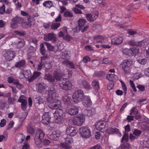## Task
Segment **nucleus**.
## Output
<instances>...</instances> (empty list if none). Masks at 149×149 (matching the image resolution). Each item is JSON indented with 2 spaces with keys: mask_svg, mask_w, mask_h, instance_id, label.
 Segmentation results:
<instances>
[{
  "mask_svg": "<svg viewBox=\"0 0 149 149\" xmlns=\"http://www.w3.org/2000/svg\"><path fill=\"white\" fill-rule=\"evenodd\" d=\"M129 140L128 134L127 133H125L121 139V142L123 143L124 141L127 142Z\"/></svg>",
  "mask_w": 149,
  "mask_h": 149,
  "instance_id": "nucleus-41",
  "label": "nucleus"
},
{
  "mask_svg": "<svg viewBox=\"0 0 149 149\" xmlns=\"http://www.w3.org/2000/svg\"><path fill=\"white\" fill-rule=\"evenodd\" d=\"M70 97L69 95H65L63 96L61 100L64 102L65 104L70 105L71 103Z\"/></svg>",
  "mask_w": 149,
  "mask_h": 149,
  "instance_id": "nucleus-23",
  "label": "nucleus"
},
{
  "mask_svg": "<svg viewBox=\"0 0 149 149\" xmlns=\"http://www.w3.org/2000/svg\"><path fill=\"white\" fill-rule=\"evenodd\" d=\"M134 114L135 115V118L136 119H138L141 118V116L139 114V111L136 110H136H135Z\"/></svg>",
  "mask_w": 149,
  "mask_h": 149,
  "instance_id": "nucleus-52",
  "label": "nucleus"
},
{
  "mask_svg": "<svg viewBox=\"0 0 149 149\" xmlns=\"http://www.w3.org/2000/svg\"><path fill=\"white\" fill-rule=\"evenodd\" d=\"M85 119V116L83 114L78 115L74 117L72 120L73 123L78 126H81L84 123Z\"/></svg>",
  "mask_w": 149,
  "mask_h": 149,
  "instance_id": "nucleus-5",
  "label": "nucleus"
},
{
  "mask_svg": "<svg viewBox=\"0 0 149 149\" xmlns=\"http://www.w3.org/2000/svg\"><path fill=\"white\" fill-rule=\"evenodd\" d=\"M44 44V43H42L40 44V52L41 54L43 55H45L46 52V51Z\"/></svg>",
  "mask_w": 149,
  "mask_h": 149,
  "instance_id": "nucleus-32",
  "label": "nucleus"
},
{
  "mask_svg": "<svg viewBox=\"0 0 149 149\" xmlns=\"http://www.w3.org/2000/svg\"><path fill=\"white\" fill-rule=\"evenodd\" d=\"M79 132L81 135L85 138H88L91 136V133L89 129L87 127L83 126L80 127Z\"/></svg>",
  "mask_w": 149,
  "mask_h": 149,
  "instance_id": "nucleus-8",
  "label": "nucleus"
},
{
  "mask_svg": "<svg viewBox=\"0 0 149 149\" xmlns=\"http://www.w3.org/2000/svg\"><path fill=\"white\" fill-rule=\"evenodd\" d=\"M66 112L71 116H74L78 113L79 108L75 105H68L66 108Z\"/></svg>",
  "mask_w": 149,
  "mask_h": 149,
  "instance_id": "nucleus-6",
  "label": "nucleus"
},
{
  "mask_svg": "<svg viewBox=\"0 0 149 149\" xmlns=\"http://www.w3.org/2000/svg\"><path fill=\"white\" fill-rule=\"evenodd\" d=\"M43 6L46 8H50L53 6V2L51 1H45L43 3Z\"/></svg>",
  "mask_w": 149,
  "mask_h": 149,
  "instance_id": "nucleus-29",
  "label": "nucleus"
},
{
  "mask_svg": "<svg viewBox=\"0 0 149 149\" xmlns=\"http://www.w3.org/2000/svg\"><path fill=\"white\" fill-rule=\"evenodd\" d=\"M44 65L45 67L48 70L52 67V66L50 63L46 62L44 63Z\"/></svg>",
  "mask_w": 149,
  "mask_h": 149,
  "instance_id": "nucleus-54",
  "label": "nucleus"
},
{
  "mask_svg": "<svg viewBox=\"0 0 149 149\" xmlns=\"http://www.w3.org/2000/svg\"><path fill=\"white\" fill-rule=\"evenodd\" d=\"M94 40L95 41L101 43L104 41V38L102 36H98L94 37Z\"/></svg>",
  "mask_w": 149,
  "mask_h": 149,
  "instance_id": "nucleus-40",
  "label": "nucleus"
},
{
  "mask_svg": "<svg viewBox=\"0 0 149 149\" xmlns=\"http://www.w3.org/2000/svg\"><path fill=\"white\" fill-rule=\"evenodd\" d=\"M130 83L131 85V86L132 87V89H133L134 92H136V89L135 87L134 83L133 82V81L130 80Z\"/></svg>",
  "mask_w": 149,
  "mask_h": 149,
  "instance_id": "nucleus-57",
  "label": "nucleus"
},
{
  "mask_svg": "<svg viewBox=\"0 0 149 149\" xmlns=\"http://www.w3.org/2000/svg\"><path fill=\"white\" fill-rule=\"evenodd\" d=\"M15 55L14 52L13 51H8L4 53V57L6 60L7 61H10L12 60L15 57Z\"/></svg>",
  "mask_w": 149,
  "mask_h": 149,
  "instance_id": "nucleus-14",
  "label": "nucleus"
},
{
  "mask_svg": "<svg viewBox=\"0 0 149 149\" xmlns=\"http://www.w3.org/2000/svg\"><path fill=\"white\" fill-rule=\"evenodd\" d=\"M108 132L110 134H117L119 132L118 129L116 128H110L108 129Z\"/></svg>",
  "mask_w": 149,
  "mask_h": 149,
  "instance_id": "nucleus-34",
  "label": "nucleus"
},
{
  "mask_svg": "<svg viewBox=\"0 0 149 149\" xmlns=\"http://www.w3.org/2000/svg\"><path fill=\"white\" fill-rule=\"evenodd\" d=\"M137 42H135L134 40H132L128 41L127 44L131 46H137Z\"/></svg>",
  "mask_w": 149,
  "mask_h": 149,
  "instance_id": "nucleus-46",
  "label": "nucleus"
},
{
  "mask_svg": "<svg viewBox=\"0 0 149 149\" xmlns=\"http://www.w3.org/2000/svg\"><path fill=\"white\" fill-rule=\"evenodd\" d=\"M70 52L69 51H65L62 53V57L67 58H68L70 57L69 54Z\"/></svg>",
  "mask_w": 149,
  "mask_h": 149,
  "instance_id": "nucleus-48",
  "label": "nucleus"
},
{
  "mask_svg": "<svg viewBox=\"0 0 149 149\" xmlns=\"http://www.w3.org/2000/svg\"><path fill=\"white\" fill-rule=\"evenodd\" d=\"M107 78L109 80L113 82L116 81L118 79L117 76L114 74H109L107 75Z\"/></svg>",
  "mask_w": 149,
  "mask_h": 149,
  "instance_id": "nucleus-24",
  "label": "nucleus"
},
{
  "mask_svg": "<svg viewBox=\"0 0 149 149\" xmlns=\"http://www.w3.org/2000/svg\"><path fill=\"white\" fill-rule=\"evenodd\" d=\"M55 117V119L54 121L57 124H60L62 123L64 120L65 119L63 118H61L57 116H54Z\"/></svg>",
  "mask_w": 149,
  "mask_h": 149,
  "instance_id": "nucleus-37",
  "label": "nucleus"
},
{
  "mask_svg": "<svg viewBox=\"0 0 149 149\" xmlns=\"http://www.w3.org/2000/svg\"><path fill=\"white\" fill-rule=\"evenodd\" d=\"M104 74V73L103 71H99L95 74V76L99 77H102Z\"/></svg>",
  "mask_w": 149,
  "mask_h": 149,
  "instance_id": "nucleus-56",
  "label": "nucleus"
},
{
  "mask_svg": "<svg viewBox=\"0 0 149 149\" xmlns=\"http://www.w3.org/2000/svg\"><path fill=\"white\" fill-rule=\"evenodd\" d=\"M35 50V49L33 46H30L27 50V53L29 54L33 53L34 52Z\"/></svg>",
  "mask_w": 149,
  "mask_h": 149,
  "instance_id": "nucleus-49",
  "label": "nucleus"
},
{
  "mask_svg": "<svg viewBox=\"0 0 149 149\" xmlns=\"http://www.w3.org/2000/svg\"><path fill=\"white\" fill-rule=\"evenodd\" d=\"M36 86L37 87V91L40 93H42L44 92V90L46 87V85L42 82L37 83L36 84Z\"/></svg>",
  "mask_w": 149,
  "mask_h": 149,
  "instance_id": "nucleus-16",
  "label": "nucleus"
},
{
  "mask_svg": "<svg viewBox=\"0 0 149 149\" xmlns=\"http://www.w3.org/2000/svg\"><path fill=\"white\" fill-rule=\"evenodd\" d=\"M59 136L60 135L54 132L50 135L49 138L52 140L56 141L58 140Z\"/></svg>",
  "mask_w": 149,
  "mask_h": 149,
  "instance_id": "nucleus-25",
  "label": "nucleus"
},
{
  "mask_svg": "<svg viewBox=\"0 0 149 149\" xmlns=\"http://www.w3.org/2000/svg\"><path fill=\"white\" fill-rule=\"evenodd\" d=\"M82 101L83 105L86 107H88L90 106L91 104V101L88 96H84Z\"/></svg>",
  "mask_w": 149,
  "mask_h": 149,
  "instance_id": "nucleus-18",
  "label": "nucleus"
},
{
  "mask_svg": "<svg viewBox=\"0 0 149 149\" xmlns=\"http://www.w3.org/2000/svg\"><path fill=\"white\" fill-rule=\"evenodd\" d=\"M18 101L21 104V107L23 111H25L26 109L27 102V100L19 98L18 99Z\"/></svg>",
  "mask_w": 149,
  "mask_h": 149,
  "instance_id": "nucleus-20",
  "label": "nucleus"
},
{
  "mask_svg": "<svg viewBox=\"0 0 149 149\" xmlns=\"http://www.w3.org/2000/svg\"><path fill=\"white\" fill-rule=\"evenodd\" d=\"M25 64V61L24 60H22L18 62H16L15 64V66L17 68L23 67Z\"/></svg>",
  "mask_w": 149,
  "mask_h": 149,
  "instance_id": "nucleus-26",
  "label": "nucleus"
},
{
  "mask_svg": "<svg viewBox=\"0 0 149 149\" xmlns=\"http://www.w3.org/2000/svg\"><path fill=\"white\" fill-rule=\"evenodd\" d=\"M106 123L104 121H100L95 124V127L97 130H102L105 127Z\"/></svg>",
  "mask_w": 149,
  "mask_h": 149,
  "instance_id": "nucleus-19",
  "label": "nucleus"
},
{
  "mask_svg": "<svg viewBox=\"0 0 149 149\" xmlns=\"http://www.w3.org/2000/svg\"><path fill=\"white\" fill-rule=\"evenodd\" d=\"M45 96L47 102L49 103L48 107L49 108L52 109H57L61 107V101L56 99V94L54 88L46 91Z\"/></svg>",
  "mask_w": 149,
  "mask_h": 149,
  "instance_id": "nucleus-2",
  "label": "nucleus"
},
{
  "mask_svg": "<svg viewBox=\"0 0 149 149\" xmlns=\"http://www.w3.org/2000/svg\"><path fill=\"white\" fill-rule=\"evenodd\" d=\"M73 11L76 14H81L82 13L81 10L77 8H74L72 9Z\"/></svg>",
  "mask_w": 149,
  "mask_h": 149,
  "instance_id": "nucleus-60",
  "label": "nucleus"
},
{
  "mask_svg": "<svg viewBox=\"0 0 149 149\" xmlns=\"http://www.w3.org/2000/svg\"><path fill=\"white\" fill-rule=\"evenodd\" d=\"M23 21V19L20 17H16L13 18L12 20V22H15V23H20L22 22Z\"/></svg>",
  "mask_w": 149,
  "mask_h": 149,
  "instance_id": "nucleus-33",
  "label": "nucleus"
},
{
  "mask_svg": "<svg viewBox=\"0 0 149 149\" xmlns=\"http://www.w3.org/2000/svg\"><path fill=\"white\" fill-rule=\"evenodd\" d=\"M121 83L122 85V86L123 87V89L124 90V93L125 94L126 93L127 91V87L124 82H123L122 81H121Z\"/></svg>",
  "mask_w": 149,
  "mask_h": 149,
  "instance_id": "nucleus-59",
  "label": "nucleus"
},
{
  "mask_svg": "<svg viewBox=\"0 0 149 149\" xmlns=\"http://www.w3.org/2000/svg\"><path fill=\"white\" fill-rule=\"evenodd\" d=\"M73 142V141L72 139L67 137L65 139L64 142L60 143V146L63 148L69 149L72 148V145Z\"/></svg>",
  "mask_w": 149,
  "mask_h": 149,
  "instance_id": "nucleus-9",
  "label": "nucleus"
},
{
  "mask_svg": "<svg viewBox=\"0 0 149 149\" xmlns=\"http://www.w3.org/2000/svg\"><path fill=\"white\" fill-rule=\"evenodd\" d=\"M120 66L125 74H128L130 72L131 64L130 61L127 60H124L120 64Z\"/></svg>",
  "mask_w": 149,
  "mask_h": 149,
  "instance_id": "nucleus-7",
  "label": "nucleus"
},
{
  "mask_svg": "<svg viewBox=\"0 0 149 149\" xmlns=\"http://www.w3.org/2000/svg\"><path fill=\"white\" fill-rule=\"evenodd\" d=\"M78 84L79 86H83L86 89L90 90L91 88L89 84L83 78L78 80Z\"/></svg>",
  "mask_w": 149,
  "mask_h": 149,
  "instance_id": "nucleus-11",
  "label": "nucleus"
},
{
  "mask_svg": "<svg viewBox=\"0 0 149 149\" xmlns=\"http://www.w3.org/2000/svg\"><path fill=\"white\" fill-rule=\"evenodd\" d=\"M86 17L87 20L90 22L95 21L97 18L98 14L97 13H88L85 15Z\"/></svg>",
  "mask_w": 149,
  "mask_h": 149,
  "instance_id": "nucleus-15",
  "label": "nucleus"
},
{
  "mask_svg": "<svg viewBox=\"0 0 149 149\" xmlns=\"http://www.w3.org/2000/svg\"><path fill=\"white\" fill-rule=\"evenodd\" d=\"M44 136L45 134L42 130L40 129H37L34 137V141L36 145L41 143Z\"/></svg>",
  "mask_w": 149,
  "mask_h": 149,
  "instance_id": "nucleus-3",
  "label": "nucleus"
},
{
  "mask_svg": "<svg viewBox=\"0 0 149 149\" xmlns=\"http://www.w3.org/2000/svg\"><path fill=\"white\" fill-rule=\"evenodd\" d=\"M5 12V6L4 5H3L2 6L0 7V13L3 14Z\"/></svg>",
  "mask_w": 149,
  "mask_h": 149,
  "instance_id": "nucleus-62",
  "label": "nucleus"
},
{
  "mask_svg": "<svg viewBox=\"0 0 149 149\" xmlns=\"http://www.w3.org/2000/svg\"><path fill=\"white\" fill-rule=\"evenodd\" d=\"M22 149H30L29 145L27 143H24L22 146Z\"/></svg>",
  "mask_w": 149,
  "mask_h": 149,
  "instance_id": "nucleus-64",
  "label": "nucleus"
},
{
  "mask_svg": "<svg viewBox=\"0 0 149 149\" xmlns=\"http://www.w3.org/2000/svg\"><path fill=\"white\" fill-rule=\"evenodd\" d=\"M36 105L38 106L39 105H42L45 102L44 100L41 97H39L36 100Z\"/></svg>",
  "mask_w": 149,
  "mask_h": 149,
  "instance_id": "nucleus-30",
  "label": "nucleus"
},
{
  "mask_svg": "<svg viewBox=\"0 0 149 149\" xmlns=\"http://www.w3.org/2000/svg\"><path fill=\"white\" fill-rule=\"evenodd\" d=\"M27 132L30 134H33L34 132V130L31 127H29L27 128Z\"/></svg>",
  "mask_w": 149,
  "mask_h": 149,
  "instance_id": "nucleus-63",
  "label": "nucleus"
},
{
  "mask_svg": "<svg viewBox=\"0 0 149 149\" xmlns=\"http://www.w3.org/2000/svg\"><path fill=\"white\" fill-rule=\"evenodd\" d=\"M86 20L85 19H79L78 21V24L80 28H82V27L84 26L86 24Z\"/></svg>",
  "mask_w": 149,
  "mask_h": 149,
  "instance_id": "nucleus-35",
  "label": "nucleus"
},
{
  "mask_svg": "<svg viewBox=\"0 0 149 149\" xmlns=\"http://www.w3.org/2000/svg\"><path fill=\"white\" fill-rule=\"evenodd\" d=\"M130 147V144L128 143H125L121 146V149H129Z\"/></svg>",
  "mask_w": 149,
  "mask_h": 149,
  "instance_id": "nucleus-45",
  "label": "nucleus"
},
{
  "mask_svg": "<svg viewBox=\"0 0 149 149\" xmlns=\"http://www.w3.org/2000/svg\"><path fill=\"white\" fill-rule=\"evenodd\" d=\"M142 132L140 130L135 129L133 132V134L138 138L141 134Z\"/></svg>",
  "mask_w": 149,
  "mask_h": 149,
  "instance_id": "nucleus-42",
  "label": "nucleus"
},
{
  "mask_svg": "<svg viewBox=\"0 0 149 149\" xmlns=\"http://www.w3.org/2000/svg\"><path fill=\"white\" fill-rule=\"evenodd\" d=\"M92 85L95 90H98L99 88V83L98 81L96 80H95L92 82Z\"/></svg>",
  "mask_w": 149,
  "mask_h": 149,
  "instance_id": "nucleus-36",
  "label": "nucleus"
},
{
  "mask_svg": "<svg viewBox=\"0 0 149 149\" xmlns=\"http://www.w3.org/2000/svg\"><path fill=\"white\" fill-rule=\"evenodd\" d=\"M122 51L123 54L125 55H130V53H129V52H130V49L124 48L123 49Z\"/></svg>",
  "mask_w": 149,
  "mask_h": 149,
  "instance_id": "nucleus-53",
  "label": "nucleus"
},
{
  "mask_svg": "<svg viewBox=\"0 0 149 149\" xmlns=\"http://www.w3.org/2000/svg\"><path fill=\"white\" fill-rule=\"evenodd\" d=\"M44 44L47 46L48 49L51 51H52L54 49V46L51 45L50 44L47 42H44Z\"/></svg>",
  "mask_w": 149,
  "mask_h": 149,
  "instance_id": "nucleus-38",
  "label": "nucleus"
},
{
  "mask_svg": "<svg viewBox=\"0 0 149 149\" xmlns=\"http://www.w3.org/2000/svg\"><path fill=\"white\" fill-rule=\"evenodd\" d=\"M50 118L49 113H45L42 116V122L47 125L50 122Z\"/></svg>",
  "mask_w": 149,
  "mask_h": 149,
  "instance_id": "nucleus-21",
  "label": "nucleus"
},
{
  "mask_svg": "<svg viewBox=\"0 0 149 149\" xmlns=\"http://www.w3.org/2000/svg\"><path fill=\"white\" fill-rule=\"evenodd\" d=\"M66 132L68 134H69L71 136H73L77 134L78 130L74 127L69 126L67 127Z\"/></svg>",
  "mask_w": 149,
  "mask_h": 149,
  "instance_id": "nucleus-12",
  "label": "nucleus"
},
{
  "mask_svg": "<svg viewBox=\"0 0 149 149\" xmlns=\"http://www.w3.org/2000/svg\"><path fill=\"white\" fill-rule=\"evenodd\" d=\"M64 16L66 17H72L73 14L71 12L66 11L64 13Z\"/></svg>",
  "mask_w": 149,
  "mask_h": 149,
  "instance_id": "nucleus-44",
  "label": "nucleus"
},
{
  "mask_svg": "<svg viewBox=\"0 0 149 149\" xmlns=\"http://www.w3.org/2000/svg\"><path fill=\"white\" fill-rule=\"evenodd\" d=\"M25 136L22 134L18 135L16 138V140L17 143H22L25 139Z\"/></svg>",
  "mask_w": 149,
  "mask_h": 149,
  "instance_id": "nucleus-28",
  "label": "nucleus"
},
{
  "mask_svg": "<svg viewBox=\"0 0 149 149\" xmlns=\"http://www.w3.org/2000/svg\"><path fill=\"white\" fill-rule=\"evenodd\" d=\"M59 107L57 109L54 113V116H57L60 118L65 119V113L63 110Z\"/></svg>",
  "mask_w": 149,
  "mask_h": 149,
  "instance_id": "nucleus-13",
  "label": "nucleus"
},
{
  "mask_svg": "<svg viewBox=\"0 0 149 149\" xmlns=\"http://www.w3.org/2000/svg\"><path fill=\"white\" fill-rule=\"evenodd\" d=\"M44 39L46 41H51L55 43L57 41L56 35L53 33H49L44 35Z\"/></svg>",
  "mask_w": 149,
  "mask_h": 149,
  "instance_id": "nucleus-10",
  "label": "nucleus"
},
{
  "mask_svg": "<svg viewBox=\"0 0 149 149\" xmlns=\"http://www.w3.org/2000/svg\"><path fill=\"white\" fill-rule=\"evenodd\" d=\"M85 113L86 115L90 117L94 115L95 112V110L94 109H92L89 110L85 111Z\"/></svg>",
  "mask_w": 149,
  "mask_h": 149,
  "instance_id": "nucleus-27",
  "label": "nucleus"
},
{
  "mask_svg": "<svg viewBox=\"0 0 149 149\" xmlns=\"http://www.w3.org/2000/svg\"><path fill=\"white\" fill-rule=\"evenodd\" d=\"M60 25V24L59 23H54L51 25V27L53 29H57Z\"/></svg>",
  "mask_w": 149,
  "mask_h": 149,
  "instance_id": "nucleus-47",
  "label": "nucleus"
},
{
  "mask_svg": "<svg viewBox=\"0 0 149 149\" xmlns=\"http://www.w3.org/2000/svg\"><path fill=\"white\" fill-rule=\"evenodd\" d=\"M63 74L60 70H56L53 75L50 74H45L44 79L53 84H56L59 81V86L62 89L65 90L71 89L72 83L67 78L63 77Z\"/></svg>",
  "mask_w": 149,
  "mask_h": 149,
  "instance_id": "nucleus-1",
  "label": "nucleus"
},
{
  "mask_svg": "<svg viewBox=\"0 0 149 149\" xmlns=\"http://www.w3.org/2000/svg\"><path fill=\"white\" fill-rule=\"evenodd\" d=\"M40 72L37 71L34 72L31 77L28 79L29 82H31L37 79L41 74Z\"/></svg>",
  "mask_w": 149,
  "mask_h": 149,
  "instance_id": "nucleus-22",
  "label": "nucleus"
},
{
  "mask_svg": "<svg viewBox=\"0 0 149 149\" xmlns=\"http://www.w3.org/2000/svg\"><path fill=\"white\" fill-rule=\"evenodd\" d=\"M128 33L130 35H135L137 33V32L136 31H134L132 29H128L127 30Z\"/></svg>",
  "mask_w": 149,
  "mask_h": 149,
  "instance_id": "nucleus-61",
  "label": "nucleus"
},
{
  "mask_svg": "<svg viewBox=\"0 0 149 149\" xmlns=\"http://www.w3.org/2000/svg\"><path fill=\"white\" fill-rule=\"evenodd\" d=\"M137 138H138L135 135H134L133 134L131 133L130 134L129 138L130 140L131 141L137 139Z\"/></svg>",
  "mask_w": 149,
  "mask_h": 149,
  "instance_id": "nucleus-55",
  "label": "nucleus"
},
{
  "mask_svg": "<svg viewBox=\"0 0 149 149\" xmlns=\"http://www.w3.org/2000/svg\"><path fill=\"white\" fill-rule=\"evenodd\" d=\"M84 96L83 91L79 90L74 92L72 95V100L74 102L77 103L82 100Z\"/></svg>",
  "mask_w": 149,
  "mask_h": 149,
  "instance_id": "nucleus-4",
  "label": "nucleus"
},
{
  "mask_svg": "<svg viewBox=\"0 0 149 149\" xmlns=\"http://www.w3.org/2000/svg\"><path fill=\"white\" fill-rule=\"evenodd\" d=\"M137 61L139 63L142 65H144L146 63V59L145 58H143V57L141 56L138 57Z\"/></svg>",
  "mask_w": 149,
  "mask_h": 149,
  "instance_id": "nucleus-39",
  "label": "nucleus"
},
{
  "mask_svg": "<svg viewBox=\"0 0 149 149\" xmlns=\"http://www.w3.org/2000/svg\"><path fill=\"white\" fill-rule=\"evenodd\" d=\"M14 33L17 35L20 36H23L26 34V33L25 31H15Z\"/></svg>",
  "mask_w": 149,
  "mask_h": 149,
  "instance_id": "nucleus-43",
  "label": "nucleus"
},
{
  "mask_svg": "<svg viewBox=\"0 0 149 149\" xmlns=\"http://www.w3.org/2000/svg\"><path fill=\"white\" fill-rule=\"evenodd\" d=\"M137 47H142L147 45L148 43V41L146 39H144L137 42Z\"/></svg>",
  "mask_w": 149,
  "mask_h": 149,
  "instance_id": "nucleus-31",
  "label": "nucleus"
},
{
  "mask_svg": "<svg viewBox=\"0 0 149 149\" xmlns=\"http://www.w3.org/2000/svg\"><path fill=\"white\" fill-rule=\"evenodd\" d=\"M25 45V42L24 40H22L18 42L17 45L19 47L22 48Z\"/></svg>",
  "mask_w": 149,
  "mask_h": 149,
  "instance_id": "nucleus-51",
  "label": "nucleus"
},
{
  "mask_svg": "<svg viewBox=\"0 0 149 149\" xmlns=\"http://www.w3.org/2000/svg\"><path fill=\"white\" fill-rule=\"evenodd\" d=\"M139 90L141 92H143L145 90V87L141 85H139L136 86Z\"/></svg>",
  "mask_w": 149,
  "mask_h": 149,
  "instance_id": "nucleus-58",
  "label": "nucleus"
},
{
  "mask_svg": "<svg viewBox=\"0 0 149 149\" xmlns=\"http://www.w3.org/2000/svg\"><path fill=\"white\" fill-rule=\"evenodd\" d=\"M123 40L122 37L120 36L116 37L113 38L111 40L112 44L118 45L121 44Z\"/></svg>",
  "mask_w": 149,
  "mask_h": 149,
  "instance_id": "nucleus-17",
  "label": "nucleus"
},
{
  "mask_svg": "<svg viewBox=\"0 0 149 149\" xmlns=\"http://www.w3.org/2000/svg\"><path fill=\"white\" fill-rule=\"evenodd\" d=\"M138 50L137 49L134 48H132L131 49H130V52L129 53H130V55H134V54H136Z\"/></svg>",
  "mask_w": 149,
  "mask_h": 149,
  "instance_id": "nucleus-50",
  "label": "nucleus"
}]
</instances>
